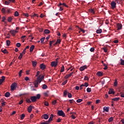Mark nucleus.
<instances>
[{
  "label": "nucleus",
  "instance_id": "obj_1",
  "mask_svg": "<svg viewBox=\"0 0 124 124\" xmlns=\"http://www.w3.org/2000/svg\"><path fill=\"white\" fill-rule=\"evenodd\" d=\"M40 94H37L36 96H31V100L32 102H35L37 99H39V98H40Z\"/></svg>",
  "mask_w": 124,
  "mask_h": 124
},
{
  "label": "nucleus",
  "instance_id": "obj_2",
  "mask_svg": "<svg viewBox=\"0 0 124 124\" xmlns=\"http://www.w3.org/2000/svg\"><path fill=\"white\" fill-rule=\"evenodd\" d=\"M17 86H18L17 83L14 82L11 86V91H14V90L17 88Z\"/></svg>",
  "mask_w": 124,
  "mask_h": 124
},
{
  "label": "nucleus",
  "instance_id": "obj_3",
  "mask_svg": "<svg viewBox=\"0 0 124 124\" xmlns=\"http://www.w3.org/2000/svg\"><path fill=\"white\" fill-rule=\"evenodd\" d=\"M57 114L59 116H62V117H65V114L62 110H58Z\"/></svg>",
  "mask_w": 124,
  "mask_h": 124
},
{
  "label": "nucleus",
  "instance_id": "obj_4",
  "mask_svg": "<svg viewBox=\"0 0 124 124\" xmlns=\"http://www.w3.org/2000/svg\"><path fill=\"white\" fill-rule=\"evenodd\" d=\"M58 65V62H51V66L52 67H56Z\"/></svg>",
  "mask_w": 124,
  "mask_h": 124
},
{
  "label": "nucleus",
  "instance_id": "obj_5",
  "mask_svg": "<svg viewBox=\"0 0 124 124\" xmlns=\"http://www.w3.org/2000/svg\"><path fill=\"white\" fill-rule=\"evenodd\" d=\"M110 5L111 6L112 9H114V8H116V5H117V3L114 1H112L111 2Z\"/></svg>",
  "mask_w": 124,
  "mask_h": 124
},
{
  "label": "nucleus",
  "instance_id": "obj_6",
  "mask_svg": "<svg viewBox=\"0 0 124 124\" xmlns=\"http://www.w3.org/2000/svg\"><path fill=\"white\" fill-rule=\"evenodd\" d=\"M42 119H44L45 120H48V119H49V116L47 114H43L42 116Z\"/></svg>",
  "mask_w": 124,
  "mask_h": 124
},
{
  "label": "nucleus",
  "instance_id": "obj_7",
  "mask_svg": "<svg viewBox=\"0 0 124 124\" xmlns=\"http://www.w3.org/2000/svg\"><path fill=\"white\" fill-rule=\"evenodd\" d=\"M10 32L13 35V36H15L16 33L18 32V31H15V30H11Z\"/></svg>",
  "mask_w": 124,
  "mask_h": 124
},
{
  "label": "nucleus",
  "instance_id": "obj_8",
  "mask_svg": "<svg viewBox=\"0 0 124 124\" xmlns=\"http://www.w3.org/2000/svg\"><path fill=\"white\" fill-rule=\"evenodd\" d=\"M73 73H74V72H72L71 73H70L68 75H66L64 77L65 79H68V78H69V77H70V76H72V74H73Z\"/></svg>",
  "mask_w": 124,
  "mask_h": 124
},
{
  "label": "nucleus",
  "instance_id": "obj_9",
  "mask_svg": "<svg viewBox=\"0 0 124 124\" xmlns=\"http://www.w3.org/2000/svg\"><path fill=\"white\" fill-rule=\"evenodd\" d=\"M86 68H87V65H83V66L80 67L79 68V70L80 71H84V70L86 69Z\"/></svg>",
  "mask_w": 124,
  "mask_h": 124
},
{
  "label": "nucleus",
  "instance_id": "obj_10",
  "mask_svg": "<svg viewBox=\"0 0 124 124\" xmlns=\"http://www.w3.org/2000/svg\"><path fill=\"white\" fill-rule=\"evenodd\" d=\"M117 27L118 28V31L120 30H122V28L123 27V26L122 25V24H120V23H118L117 25Z\"/></svg>",
  "mask_w": 124,
  "mask_h": 124
},
{
  "label": "nucleus",
  "instance_id": "obj_11",
  "mask_svg": "<svg viewBox=\"0 0 124 124\" xmlns=\"http://www.w3.org/2000/svg\"><path fill=\"white\" fill-rule=\"evenodd\" d=\"M40 68L41 69H42V70H44V69H45L46 68V66L42 63L40 64Z\"/></svg>",
  "mask_w": 124,
  "mask_h": 124
},
{
  "label": "nucleus",
  "instance_id": "obj_12",
  "mask_svg": "<svg viewBox=\"0 0 124 124\" xmlns=\"http://www.w3.org/2000/svg\"><path fill=\"white\" fill-rule=\"evenodd\" d=\"M109 107H104L103 108V110L104 112H109Z\"/></svg>",
  "mask_w": 124,
  "mask_h": 124
},
{
  "label": "nucleus",
  "instance_id": "obj_13",
  "mask_svg": "<svg viewBox=\"0 0 124 124\" xmlns=\"http://www.w3.org/2000/svg\"><path fill=\"white\" fill-rule=\"evenodd\" d=\"M28 111L29 113H31V111H32V106H30L28 108Z\"/></svg>",
  "mask_w": 124,
  "mask_h": 124
},
{
  "label": "nucleus",
  "instance_id": "obj_14",
  "mask_svg": "<svg viewBox=\"0 0 124 124\" xmlns=\"http://www.w3.org/2000/svg\"><path fill=\"white\" fill-rule=\"evenodd\" d=\"M108 93L109 94H114L115 93V92H114V89H111L108 91Z\"/></svg>",
  "mask_w": 124,
  "mask_h": 124
},
{
  "label": "nucleus",
  "instance_id": "obj_15",
  "mask_svg": "<svg viewBox=\"0 0 124 124\" xmlns=\"http://www.w3.org/2000/svg\"><path fill=\"white\" fill-rule=\"evenodd\" d=\"M53 118H54V115L51 114L50 117H49V118L48 120L49 123H51V122H52V121H53Z\"/></svg>",
  "mask_w": 124,
  "mask_h": 124
},
{
  "label": "nucleus",
  "instance_id": "obj_16",
  "mask_svg": "<svg viewBox=\"0 0 124 124\" xmlns=\"http://www.w3.org/2000/svg\"><path fill=\"white\" fill-rule=\"evenodd\" d=\"M13 20V18L12 17V16H9L7 19V21L10 23L12 22Z\"/></svg>",
  "mask_w": 124,
  "mask_h": 124
},
{
  "label": "nucleus",
  "instance_id": "obj_17",
  "mask_svg": "<svg viewBox=\"0 0 124 124\" xmlns=\"http://www.w3.org/2000/svg\"><path fill=\"white\" fill-rule=\"evenodd\" d=\"M96 75L99 77H101L103 75V74L101 72L99 71L96 73Z\"/></svg>",
  "mask_w": 124,
  "mask_h": 124
},
{
  "label": "nucleus",
  "instance_id": "obj_18",
  "mask_svg": "<svg viewBox=\"0 0 124 124\" xmlns=\"http://www.w3.org/2000/svg\"><path fill=\"white\" fill-rule=\"evenodd\" d=\"M32 64L34 67H35L36 66V65L37 64V62L35 61H32Z\"/></svg>",
  "mask_w": 124,
  "mask_h": 124
},
{
  "label": "nucleus",
  "instance_id": "obj_19",
  "mask_svg": "<svg viewBox=\"0 0 124 124\" xmlns=\"http://www.w3.org/2000/svg\"><path fill=\"white\" fill-rule=\"evenodd\" d=\"M119 99H120V97H115L112 99V101H119Z\"/></svg>",
  "mask_w": 124,
  "mask_h": 124
},
{
  "label": "nucleus",
  "instance_id": "obj_20",
  "mask_svg": "<svg viewBox=\"0 0 124 124\" xmlns=\"http://www.w3.org/2000/svg\"><path fill=\"white\" fill-rule=\"evenodd\" d=\"M5 97H9L10 96V93L9 92H6L5 93Z\"/></svg>",
  "mask_w": 124,
  "mask_h": 124
},
{
  "label": "nucleus",
  "instance_id": "obj_21",
  "mask_svg": "<svg viewBox=\"0 0 124 124\" xmlns=\"http://www.w3.org/2000/svg\"><path fill=\"white\" fill-rule=\"evenodd\" d=\"M34 85L35 88H37V87H38V81L37 80L35 81Z\"/></svg>",
  "mask_w": 124,
  "mask_h": 124
},
{
  "label": "nucleus",
  "instance_id": "obj_22",
  "mask_svg": "<svg viewBox=\"0 0 124 124\" xmlns=\"http://www.w3.org/2000/svg\"><path fill=\"white\" fill-rule=\"evenodd\" d=\"M33 49H34V45H32L30 48V52H32V51H33Z\"/></svg>",
  "mask_w": 124,
  "mask_h": 124
},
{
  "label": "nucleus",
  "instance_id": "obj_23",
  "mask_svg": "<svg viewBox=\"0 0 124 124\" xmlns=\"http://www.w3.org/2000/svg\"><path fill=\"white\" fill-rule=\"evenodd\" d=\"M96 33H101L102 32V29H98L96 31Z\"/></svg>",
  "mask_w": 124,
  "mask_h": 124
},
{
  "label": "nucleus",
  "instance_id": "obj_24",
  "mask_svg": "<svg viewBox=\"0 0 124 124\" xmlns=\"http://www.w3.org/2000/svg\"><path fill=\"white\" fill-rule=\"evenodd\" d=\"M48 88V86L46 84H43L42 89L43 90H46Z\"/></svg>",
  "mask_w": 124,
  "mask_h": 124
},
{
  "label": "nucleus",
  "instance_id": "obj_25",
  "mask_svg": "<svg viewBox=\"0 0 124 124\" xmlns=\"http://www.w3.org/2000/svg\"><path fill=\"white\" fill-rule=\"evenodd\" d=\"M1 12L3 13V14H5L6 13V10L5 8H3L1 9Z\"/></svg>",
  "mask_w": 124,
  "mask_h": 124
},
{
  "label": "nucleus",
  "instance_id": "obj_26",
  "mask_svg": "<svg viewBox=\"0 0 124 124\" xmlns=\"http://www.w3.org/2000/svg\"><path fill=\"white\" fill-rule=\"evenodd\" d=\"M44 95L45 96H48L49 95V91H46V92L44 93Z\"/></svg>",
  "mask_w": 124,
  "mask_h": 124
},
{
  "label": "nucleus",
  "instance_id": "obj_27",
  "mask_svg": "<svg viewBox=\"0 0 124 124\" xmlns=\"http://www.w3.org/2000/svg\"><path fill=\"white\" fill-rule=\"evenodd\" d=\"M26 117V114H22L20 115V119L21 120H24V118Z\"/></svg>",
  "mask_w": 124,
  "mask_h": 124
},
{
  "label": "nucleus",
  "instance_id": "obj_28",
  "mask_svg": "<svg viewBox=\"0 0 124 124\" xmlns=\"http://www.w3.org/2000/svg\"><path fill=\"white\" fill-rule=\"evenodd\" d=\"M113 121H114V119H113L112 117H110L108 120V123H111V122H113Z\"/></svg>",
  "mask_w": 124,
  "mask_h": 124
},
{
  "label": "nucleus",
  "instance_id": "obj_29",
  "mask_svg": "<svg viewBox=\"0 0 124 124\" xmlns=\"http://www.w3.org/2000/svg\"><path fill=\"white\" fill-rule=\"evenodd\" d=\"M6 20V17L5 16H3L2 18V22H3L5 24H6V22L5 21Z\"/></svg>",
  "mask_w": 124,
  "mask_h": 124
},
{
  "label": "nucleus",
  "instance_id": "obj_30",
  "mask_svg": "<svg viewBox=\"0 0 124 124\" xmlns=\"http://www.w3.org/2000/svg\"><path fill=\"white\" fill-rule=\"evenodd\" d=\"M44 32L45 33L48 34L50 32V31L48 29H45L44 31Z\"/></svg>",
  "mask_w": 124,
  "mask_h": 124
},
{
  "label": "nucleus",
  "instance_id": "obj_31",
  "mask_svg": "<svg viewBox=\"0 0 124 124\" xmlns=\"http://www.w3.org/2000/svg\"><path fill=\"white\" fill-rule=\"evenodd\" d=\"M89 11L91 13H92L93 14H94V11L93 10V9H89Z\"/></svg>",
  "mask_w": 124,
  "mask_h": 124
},
{
  "label": "nucleus",
  "instance_id": "obj_32",
  "mask_svg": "<svg viewBox=\"0 0 124 124\" xmlns=\"http://www.w3.org/2000/svg\"><path fill=\"white\" fill-rule=\"evenodd\" d=\"M64 71V66L62 65L60 70V72H63Z\"/></svg>",
  "mask_w": 124,
  "mask_h": 124
},
{
  "label": "nucleus",
  "instance_id": "obj_33",
  "mask_svg": "<svg viewBox=\"0 0 124 124\" xmlns=\"http://www.w3.org/2000/svg\"><path fill=\"white\" fill-rule=\"evenodd\" d=\"M61 43V40L60 39H58L57 41L56 42L55 44L54 45H57V44H60Z\"/></svg>",
  "mask_w": 124,
  "mask_h": 124
},
{
  "label": "nucleus",
  "instance_id": "obj_34",
  "mask_svg": "<svg viewBox=\"0 0 124 124\" xmlns=\"http://www.w3.org/2000/svg\"><path fill=\"white\" fill-rule=\"evenodd\" d=\"M103 65L105 67L104 68V70H106L108 68V66L107 65V64H106L105 63H103Z\"/></svg>",
  "mask_w": 124,
  "mask_h": 124
},
{
  "label": "nucleus",
  "instance_id": "obj_35",
  "mask_svg": "<svg viewBox=\"0 0 124 124\" xmlns=\"http://www.w3.org/2000/svg\"><path fill=\"white\" fill-rule=\"evenodd\" d=\"M2 52L4 54H8V51H7V50H6V49H4V50H2Z\"/></svg>",
  "mask_w": 124,
  "mask_h": 124
},
{
  "label": "nucleus",
  "instance_id": "obj_36",
  "mask_svg": "<svg viewBox=\"0 0 124 124\" xmlns=\"http://www.w3.org/2000/svg\"><path fill=\"white\" fill-rule=\"evenodd\" d=\"M120 64L121 65H124V60L123 59H120Z\"/></svg>",
  "mask_w": 124,
  "mask_h": 124
},
{
  "label": "nucleus",
  "instance_id": "obj_37",
  "mask_svg": "<svg viewBox=\"0 0 124 124\" xmlns=\"http://www.w3.org/2000/svg\"><path fill=\"white\" fill-rule=\"evenodd\" d=\"M69 92H67V91H65L63 93L64 96H66L67 94H68Z\"/></svg>",
  "mask_w": 124,
  "mask_h": 124
},
{
  "label": "nucleus",
  "instance_id": "obj_38",
  "mask_svg": "<svg viewBox=\"0 0 124 124\" xmlns=\"http://www.w3.org/2000/svg\"><path fill=\"white\" fill-rule=\"evenodd\" d=\"M22 58H23V53H20L18 56V60H22Z\"/></svg>",
  "mask_w": 124,
  "mask_h": 124
},
{
  "label": "nucleus",
  "instance_id": "obj_39",
  "mask_svg": "<svg viewBox=\"0 0 124 124\" xmlns=\"http://www.w3.org/2000/svg\"><path fill=\"white\" fill-rule=\"evenodd\" d=\"M82 101H83V99H78L77 100V103H80V102H82Z\"/></svg>",
  "mask_w": 124,
  "mask_h": 124
},
{
  "label": "nucleus",
  "instance_id": "obj_40",
  "mask_svg": "<svg viewBox=\"0 0 124 124\" xmlns=\"http://www.w3.org/2000/svg\"><path fill=\"white\" fill-rule=\"evenodd\" d=\"M22 73H23V70H20L18 73L19 77H21L22 76Z\"/></svg>",
  "mask_w": 124,
  "mask_h": 124
},
{
  "label": "nucleus",
  "instance_id": "obj_41",
  "mask_svg": "<svg viewBox=\"0 0 124 124\" xmlns=\"http://www.w3.org/2000/svg\"><path fill=\"white\" fill-rule=\"evenodd\" d=\"M50 124V122H49V121H46L45 122H43L41 124Z\"/></svg>",
  "mask_w": 124,
  "mask_h": 124
},
{
  "label": "nucleus",
  "instance_id": "obj_42",
  "mask_svg": "<svg viewBox=\"0 0 124 124\" xmlns=\"http://www.w3.org/2000/svg\"><path fill=\"white\" fill-rule=\"evenodd\" d=\"M37 81H38V83L39 82V83H41V81H42L40 78V77H38L37 78Z\"/></svg>",
  "mask_w": 124,
  "mask_h": 124
},
{
  "label": "nucleus",
  "instance_id": "obj_43",
  "mask_svg": "<svg viewBox=\"0 0 124 124\" xmlns=\"http://www.w3.org/2000/svg\"><path fill=\"white\" fill-rule=\"evenodd\" d=\"M66 83H67V79H66L65 81H64V82H63L62 83V86H64V85H65L66 84Z\"/></svg>",
  "mask_w": 124,
  "mask_h": 124
},
{
  "label": "nucleus",
  "instance_id": "obj_44",
  "mask_svg": "<svg viewBox=\"0 0 124 124\" xmlns=\"http://www.w3.org/2000/svg\"><path fill=\"white\" fill-rule=\"evenodd\" d=\"M40 40H41V43H43V42H44V40H45V37H43L41 38Z\"/></svg>",
  "mask_w": 124,
  "mask_h": 124
},
{
  "label": "nucleus",
  "instance_id": "obj_45",
  "mask_svg": "<svg viewBox=\"0 0 124 124\" xmlns=\"http://www.w3.org/2000/svg\"><path fill=\"white\" fill-rule=\"evenodd\" d=\"M6 45L7 46H9V45H10V41L9 40L6 41Z\"/></svg>",
  "mask_w": 124,
  "mask_h": 124
},
{
  "label": "nucleus",
  "instance_id": "obj_46",
  "mask_svg": "<svg viewBox=\"0 0 124 124\" xmlns=\"http://www.w3.org/2000/svg\"><path fill=\"white\" fill-rule=\"evenodd\" d=\"M87 93H91L92 92V88H88L87 89Z\"/></svg>",
  "mask_w": 124,
  "mask_h": 124
},
{
  "label": "nucleus",
  "instance_id": "obj_47",
  "mask_svg": "<svg viewBox=\"0 0 124 124\" xmlns=\"http://www.w3.org/2000/svg\"><path fill=\"white\" fill-rule=\"evenodd\" d=\"M15 16L16 17H17V16H19V13H18V12L16 11L15 13Z\"/></svg>",
  "mask_w": 124,
  "mask_h": 124
},
{
  "label": "nucleus",
  "instance_id": "obj_48",
  "mask_svg": "<svg viewBox=\"0 0 124 124\" xmlns=\"http://www.w3.org/2000/svg\"><path fill=\"white\" fill-rule=\"evenodd\" d=\"M11 2L10 1H5V4H6V5H8V4H9V3H10Z\"/></svg>",
  "mask_w": 124,
  "mask_h": 124
},
{
  "label": "nucleus",
  "instance_id": "obj_49",
  "mask_svg": "<svg viewBox=\"0 0 124 124\" xmlns=\"http://www.w3.org/2000/svg\"><path fill=\"white\" fill-rule=\"evenodd\" d=\"M68 97H69V98H71L72 97V94H71V93H68Z\"/></svg>",
  "mask_w": 124,
  "mask_h": 124
},
{
  "label": "nucleus",
  "instance_id": "obj_50",
  "mask_svg": "<svg viewBox=\"0 0 124 124\" xmlns=\"http://www.w3.org/2000/svg\"><path fill=\"white\" fill-rule=\"evenodd\" d=\"M16 46L19 48L21 46V44L20 43H17L16 44Z\"/></svg>",
  "mask_w": 124,
  "mask_h": 124
},
{
  "label": "nucleus",
  "instance_id": "obj_51",
  "mask_svg": "<svg viewBox=\"0 0 124 124\" xmlns=\"http://www.w3.org/2000/svg\"><path fill=\"white\" fill-rule=\"evenodd\" d=\"M84 80L85 81H89V77L87 76L84 77Z\"/></svg>",
  "mask_w": 124,
  "mask_h": 124
},
{
  "label": "nucleus",
  "instance_id": "obj_52",
  "mask_svg": "<svg viewBox=\"0 0 124 124\" xmlns=\"http://www.w3.org/2000/svg\"><path fill=\"white\" fill-rule=\"evenodd\" d=\"M117 85H118V82H117V80H115L114 83V87H117Z\"/></svg>",
  "mask_w": 124,
  "mask_h": 124
},
{
  "label": "nucleus",
  "instance_id": "obj_53",
  "mask_svg": "<svg viewBox=\"0 0 124 124\" xmlns=\"http://www.w3.org/2000/svg\"><path fill=\"white\" fill-rule=\"evenodd\" d=\"M0 80H1L2 81L4 82V80H5V77L2 76L1 77V79H0Z\"/></svg>",
  "mask_w": 124,
  "mask_h": 124
},
{
  "label": "nucleus",
  "instance_id": "obj_54",
  "mask_svg": "<svg viewBox=\"0 0 124 124\" xmlns=\"http://www.w3.org/2000/svg\"><path fill=\"white\" fill-rule=\"evenodd\" d=\"M44 104L45 106H49V103L47 101L45 102Z\"/></svg>",
  "mask_w": 124,
  "mask_h": 124
},
{
  "label": "nucleus",
  "instance_id": "obj_55",
  "mask_svg": "<svg viewBox=\"0 0 124 124\" xmlns=\"http://www.w3.org/2000/svg\"><path fill=\"white\" fill-rule=\"evenodd\" d=\"M26 101L28 103H31V99H30L29 98H26Z\"/></svg>",
  "mask_w": 124,
  "mask_h": 124
},
{
  "label": "nucleus",
  "instance_id": "obj_56",
  "mask_svg": "<svg viewBox=\"0 0 124 124\" xmlns=\"http://www.w3.org/2000/svg\"><path fill=\"white\" fill-rule=\"evenodd\" d=\"M52 103L53 105H55L57 103V100L53 101Z\"/></svg>",
  "mask_w": 124,
  "mask_h": 124
},
{
  "label": "nucleus",
  "instance_id": "obj_57",
  "mask_svg": "<svg viewBox=\"0 0 124 124\" xmlns=\"http://www.w3.org/2000/svg\"><path fill=\"white\" fill-rule=\"evenodd\" d=\"M90 51L91 52H93V51H94V48H93V47H91V48H90Z\"/></svg>",
  "mask_w": 124,
  "mask_h": 124
},
{
  "label": "nucleus",
  "instance_id": "obj_58",
  "mask_svg": "<svg viewBox=\"0 0 124 124\" xmlns=\"http://www.w3.org/2000/svg\"><path fill=\"white\" fill-rule=\"evenodd\" d=\"M99 102H100V100H99V99L96 100L95 101L96 104H98V103H99Z\"/></svg>",
  "mask_w": 124,
  "mask_h": 124
},
{
  "label": "nucleus",
  "instance_id": "obj_59",
  "mask_svg": "<svg viewBox=\"0 0 124 124\" xmlns=\"http://www.w3.org/2000/svg\"><path fill=\"white\" fill-rule=\"evenodd\" d=\"M79 30H80L81 32L82 31L83 32V33H85V30L84 29H82L81 28H79Z\"/></svg>",
  "mask_w": 124,
  "mask_h": 124
},
{
  "label": "nucleus",
  "instance_id": "obj_60",
  "mask_svg": "<svg viewBox=\"0 0 124 124\" xmlns=\"http://www.w3.org/2000/svg\"><path fill=\"white\" fill-rule=\"evenodd\" d=\"M25 81H29V80H30V78H29V77H26L25 78Z\"/></svg>",
  "mask_w": 124,
  "mask_h": 124
},
{
  "label": "nucleus",
  "instance_id": "obj_61",
  "mask_svg": "<svg viewBox=\"0 0 124 124\" xmlns=\"http://www.w3.org/2000/svg\"><path fill=\"white\" fill-rule=\"evenodd\" d=\"M103 49L105 53H107V48L106 47H104Z\"/></svg>",
  "mask_w": 124,
  "mask_h": 124
},
{
  "label": "nucleus",
  "instance_id": "obj_62",
  "mask_svg": "<svg viewBox=\"0 0 124 124\" xmlns=\"http://www.w3.org/2000/svg\"><path fill=\"white\" fill-rule=\"evenodd\" d=\"M89 86V84L87 82H85L84 83V87H88Z\"/></svg>",
  "mask_w": 124,
  "mask_h": 124
},
{
  "label": "nucleus",
  "instance_id": "obj_63",
  "mask_svg": "<svg viewBox=\"0 0 124 124\" xmlns=\"http://www.w3.org/2000/svg\"><path fill=\"white\" fill-rule=\"evenodd\" d=\"M57 123H61V122H62V119L59 118L57 120Z\"/></svg>",
  "mask_w": 124,
  "mask_h": 124
},
{
  "label": "nucleus",
  "instance_id": "obj_64",
  "mask_svg": "<svg viewBox=\"0 0 124 124\" xmlns=\"http://www.w3.org/2000/svg\"><path fill=\"white\" fill-rule=\"evenodd\" d=\"M39 77H40V78L42 80H43V79H44V76H42L41 78H40V76H39Z\"/></svg>",
  "mask_w": 124,
  "mask_h": 124
}]
</instances>
